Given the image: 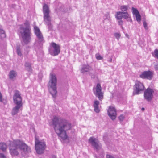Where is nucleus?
I'll return each mask as SVG.
<instances>
[{
  "label": "nucleus",
  "instance_id": "c756f323",
  "mask_svg": "<svg viewBox=\"0 0 158 158\" xmlns=\"http://www.w3.org/2000/svg\"><path fill=\"white\" fill-rule=\"evenodd\" d=\"M143 90V89H135L133 92V95L139 94L140 93V91Z\"/></svg>",
  "mask_w": 158,
  "mask_h": 158
},
{
  "label": "nucleus",
  "instance_id": "a19ab883",
  "mask_svg": "<svg viewBox=\"0 0 158 158\" xmlns=\"http://www.w3.org/2000/svg\"><path fill=\"white\" fill-rule=\"evenodd\" d=\"M125 35L127 37L129 38V35L127 34H126Z\"/></svg>",
  "mask_w": 158,
  "mask_h": 158
},
{
  "label": "nucleus",
  "instance_id": "20e7f679",
  "mask_svg": "<svg viewBox=\"0 0 158 158\" xmlns=\"http://www.w3.org/2000/svg\"><path fill=\"white\" fill-rule=\"evenodd\" d=\"M13 100L16 106L14 107L12 111V115H15L18 112L22 106V98L20 92L18 90H16L13 96Z\"/></svg>",
  "mask_w": 158,
  "mask_h": 158
},
{
  "label": "nucleus",
  "instance_id": "423d86ee",
  "mask_svg": "<svg viewBox=\"0 0 158 158\" xmlns=\"http://www.w3.org/2000/svg\"><path fill=\"white\" fill-rule=\"evenodd\" d=\"M35 148L37 153L39 154L43 153L46 148L45 142L43 141H39L36 137L35 138Z\"/></svg>",
  "mask_w": 158,
  "mask_h": 158
},
{
  "label": "nucleus",
  "instance_id": "37998d69",
  "mask_svg": "<svg viewBox=\"0 0 158 158\" xmlns=\"http://www.w3.org/2000/svg\"><path fill=\"white\" fill-rule=\"evenodd\" d=\"M112 58H110V59L109 60V62H112Z\"/></svg>",
  "mask_w": 158,
  "mask_h": 158
},
{
  "label": "nucleus",
  "instance_id": "5701e85b",
  "mask_svg": "<svg viewBox=\"0 0 158 158\" xmlns=\"http://www.w3.org/2000/svg\"><path fill=\"white\" fill-rule=\"evenodd\" d=\"M24 66L27 68V69L29 72H31L32 69L31 67V64L28 62H26L24 64Z\"/></svg>",
  "mask_w": 158,
  "mask_h": 158
},
{
  "label": "nucleus",
  "instance_id": "c85d7f7f",
  "mask_svg": "<svg viewBox=\"0 0 158 158\" xmlns=\"http://www.w3.org/2000/svg\"><path fill=\"white\" fill-rule=\"evenodd\" d=\"M125 116L123 114L120 115L118 117V119L121 123H122L125 118Z\"/></svg>",
  "mask_w": 158,
  "mask_h": 158
},
{
  "label": "nucleus",
  "instance_id": "4468645a",
  "mask_svg": "<svg viewBox=\"0 0 158 158\" xmlns=\"http://www.w3.org/2000/svg\"><path fill=\"white\" fill-rule=\"evenodd\" d=\"M140 78L142 79H147L151 80L153 77V73L149 70L144 71L139 75Z\"/></svg>",
  "mask_w": 158,
  "mask_h": 158
},
{
  "label": "nucleus",
  "instance_id": "f03ea898",
  "mask_svg": "<svg viewBox=\"0 0 158 158\" xmlns=\"http://www.w3.org/2000/svg\"><path fill=\"white\" fill-rule=\"evenodd\" d=\"M18 149L25 154L31 152L30 147L23 141L19 139L14 140L10 143V152L11 155L17 156L19 154Z\"/></svg>",
  "mask_w": 158,
  "mask_h": 158
},
{
  "label": "nucleus",
  "instance_id": "393cba45",
  "mask_svg": "<svg viewBox=\"0 0 158 158\" xmlns=\"http://www.w3.org/2000/svg\"><path fill=\"white\" fill-rule=\"evenodd\" d=\"M16 52L18 56H22L21 49L20 48V45H17Z\"/></svg>",
  "mask_w": 158,
  "mask_h": 158
},
{
  "label": "nucleus",
  "instance_id": "72a5a7b5",
  "mask_svg": "<svg viewBox=\"0 0 158 158\" xmlns=\"http://www.w3.org/2000/svg\"><path fill=\"white\" fill-rule=\"evenodd\" d=\"M143 25L145 29L147 30L148 29L147 24L145 21H144L143 22Z\"/></svg>",
  "mask_w": 158,
  "mask_h": 158
},
{
  "label": "nucleus",
  "instance_id": "412c9836",
  "mask_svg": "<svg viewBox=\"0 0 158 158\" xmlns=\"http://www.w3.org/2000/svg\"><path fill=\"white\" fill-rule=\"evenodd\" d=\"M0 149L2 151L5 152L7 149L6 144L4 143H0Z\"/></svg>",
  "mask_w": 158,
  "mask_h": 158
},
{
  "label": "nucleus",
  "instance_id": "f3484780",
  "mask_svg": "<svg viewBox=\"0 0 158 158\" xmlns=\"http://www.w3.org/2000/svg\"><path fill=\"white\" fill-rule=\"evenodd\" d=\"M132 12L133 15H135L136 20L138 22H139L141 20V17L137 9L133 7H132Z\"/></svg>",
  "mask_w": 158,
  "mask_h": 158
},
{
  "label": "nucleus",
  "instance_id": "dca6fc26",
  "mask_svg": "<svg viewBox=\"0 0 158 158\" xmlns=\"http://www.w3.org/2000/svg\"><path fill=\"white\" fill-rule=\"evenodd\" d=\"M94 93L96 96L98 97L99 100L102 101L103 98V93L101 89H94Z\"/></svg>",
  "mask_w": 158,
  "mask_h": 158
},
{
  "label": "nucleus",
  "instance_id": "a211bd4d",
  "mask_svg": "<svg viewBox=\"0 0 158 158\" xmlns=\"http://www.w3.org/2000/svg\"><path fill=\"white\" fill-rule=\"evenodd\" d=\"M99 104V102L97 100L94 101L93 104V107L94 111L96 113H99L100 112V110L98 107Z\"/></svg>",
  "mask_w": 158,
  "mask_h": 158
},
{
  "label": "nucleus",
  "instance_id": "cd10ccee",
  "mask_svg": "<svg viewBox=\"0 0 158 158\" xmlns=\"http://www.w3.org/2000/svg\"><path fill=\"white\" fill-rule=\"evenodd\" d=\"M152 55L154 57L158 59V49H156L152 53Z\"/></svg>",
  "mask_w": 158,
  "mask_h": 158
},
{
  "label": "nucleus",
  "instance_id": "58836bf2",
  "mask_svg": "<svg viewBox=\"0 0 158 158\" xmlns=\"http://www.w3.org/2000/svg\"><path fill=\"white\" fill-rule=\"evenodd\" d=\"M106 158H115L113 156L108 154L106 155Z\"/></svg>",
  "mask_w": 158,
  "mask_h": 158
},
{
  "label": "nucleus",
  "instance_id": "c9c22d12",
  "mask_svg": "<svg viewBox=\"0 0 158 158\" xmlns=\"http://www.w3.org/2000/svg\"><path fill=\"white\" fill-rule=\"evenodd\" d=\"M101 85L99 83H98L96 87L94 88H93V89H101Z\"/></svg>",
  "mask_w": 158,
  "mask_h": 158
},
{
  "label": "nucleus",
  "instance_id": "39448f33",
  "mask_svg": "<svg viewBox=\"0 0 158 158\" xmlns=\"http://www.w3.org/2000/svg\"><path fill=\"white\" fill-rule=\"evenodd\" d=\"M44 20L45 24L47 25L49 30H51L52 26L51 24V19L49 15V9L48 5L44 4L43 6Z\"/></svg>",
  "mask_w": 158,
  "mask_h": 158
},
{
  "label": "nucleus",
  "instance_id": "2eb2a0df",
  "mask_svg": "<svg viewBox=\"0 0 158 158\" xmlns=\"http://www.w3.org/2000/svg\"><path fill=\"white\" fill-rule=\"evenodd\" d=\"M93 70V69L91 66L88 64H84L82 65L81 69V72L84 73L86 72H89Z\"/></svg>",
  "mask_w": 158,
  "mask_h": 158
},
{
  "label": "nucleus",
  "instance_id": "bb28decb",
  "mask_svg": "<svg viewBox=\"0 0 158 158\" xmlns=\"http://www.w3.org/2000/svg\"><path fill=\"white\" fill-rule=\"evenodd\" d=\"M34 33L35 35L41 33L39 28L36 26L34 27Z\"/></svg>",
  "mask_w": 158,
  "mask_h": 158
},
{
  "label": "nucleus",
  "instance_id": "a878e982",
  "mask_svg": "<svg viewBox=\"0 0 158 158\" xmlns=\"http://www.w3.org/2000/svg\"><path fill=\"white\" fill-rule=\"evenodd\" d=\"M49 92L53 98L56 96L57 93L56 89H49Z\"/></svg>",
  "mask_w": 158,
  "mask_h": 158
},
{
  "label": "nucleus",
  "instance_id": "473e14b6",
  "mask_svg": "<svg viewBox=\"0 0 158 158\" xmlns=\"http://www.w3.org/2000/svg\"><path fill=\"white\" fill-rule=\"evenodd\" d=\"M95 56L97 60H101L103 59V57L99 54H96Z\"/></svg>",
  "mask_w": 158,
  "mask_h": 158
},
{
  "label": "nucleus",
  "instance_id": "f257e3e1",
  "mask_svg": "<svg viewBox=\"0 0 158 158\" xmlns=\"http://www.w3.org/2000/svg\"><path fill=\"white\" fill-rule=\"evenodd\" d=\"M52 125L59 137L63 140L67 139L66 131L70 130L72 127L69 122L59 116H54L52 119Z\"/></svg>",
  "mask_w": 158,
  "mask_h": 158
},
{
  "label": "nucleus",
  "instance_id": "ea45409f",
  "mask_svg": "<svg viewBox=\"0 0 158 158\" xmlns=\"http://www.w3.org/2000/svg\"><path fill=\"white\" fill-rule=\"evenodd\" d=\"M154 68L156 70H158V64L155 65Z\"/></svg>",
  "mask_w": 158,
  "mask_h": 158
},
{
  "label": "nucleus",
  "instance_id": "4be33fe9",
  "mask_svg": "<svg viewBox=\"0 0 158 158\" xmlns=\"http://www.w3.org/2000/svg\"><path fill=\"white\" fill-rule=\"evenodd\" d=\"M120 10L121 11V12H123L124 13H127L128 15H129V13L127 12L128 10V6L126 5H122L120 6Z\"/></svg>",
  "mask_w": 158,
  "mask_h": 158
},
{
  "label": "nucleus",
  "instance_id": "f8f14e48",
  "mask_svg": "<svg viewBox=\"0 0 158 158\" xmlns=\"http://www.w3.org/2000/svg\"><path fill=\"white\" fill-rule=\"evenodd\" d=\"M108 115L112 120L115 119L116 117V110L115 107L112 106H110L107 110Z\"/></svg>",
  "mask_w": 158,
  "mask_h": 158
},
{
  "label": "nucleus",
  "instance_id": "1a4fd4ad",
  "mask_svg": "<svg viewBox=\"0 0 158 158\" xmlns=\"http://www.w3.org/2000/svg\"><path fill=\"white\" fill-rule=\"evenodd\" d=\"M35 35L36 36L38 39V40L36 41L34 44L35 48L36 51L38 49H40L41 48L42 45V43L44 41V38L41 33L38 34H36Z\"/></svg>",
  "mask_w": 158,
  "mask_h": 158
},
{
  "label": "nucleus",
  "instance_id": "b1692460",
  "mask_svg": "<svg viewBox=\"0 0 158 158\" xmlns=\"http://www.w3.org/2000/svg\"><path fill=\"white\" fill-rule=\"evenodd\" d=\"M0 37L1 39H2L6 37V34L5 31L3 29L2 27L0 26Z\"/></svg>",
  "mask_w": 158,
  "mask_h": 158
},
{
  "label": "nucleus",
  "instance_id": "49530a36",
  "mask_svg": "<svg viewBox=\"0 0 158 158\" xmlns=\"http://www.w3.org/2000/svg\"><path fill=\"white\" fill-rule=\"evenodd\" d=\"M12 6H15V5H12Z\"/></svg>",
  "mask_w": 158,
  "mask_h": 158
},
{
  "label": "nucleus",
  "instance_id": "de8ad7c7",
  "mask_svg": "<svg viewBox=\"0 0 158 158\" xmlns=\"http://www.w3.org/2000/svg\"><path fill=\"white\" fill-rule=\"evenodd\" d=\"M127 21H129V20L128 19L127 20Z\"/></svg>",
  "mask_w": 158,
  "mask_h": 158
},
{
  "label": "nucleus",
  "instance_id": "4c0bfd02",
  "mask_svg": "<svg viewBox=\"0 0 158 158\" xmlns=\"http://www.w3.org/2000/svg\"><path fill=\"white\" fill-rule=\"evenodd\" d=\"M89 75L91 76L92 78H94L95 77V75L94 74H93L91 73H90Z\"/></svg>",
  "mask_w": 158,
  "mask_h": 158
},
{
  "label": "nucleus",
  "instance_id": "ddd939ff",
  "mask_svg": "<svg viewBox=\"0 0 158 158\" xmlns=\"http://www.w3.org/2000/svg\"><path fill=\"white\" fill-rule=\"evenodd\" d=\"M154 92L153 89H146L144 92V98L148 102H150L152 100Z\"/></svg>",
  "mask_w": 158,
  "mask_h": 158
},
{
  "label": "nucleus",
  "instance_id": "7c9ffc66",
  "mask_svg": "<svg viewBox=\"0 0 158 158\" xmlns=\"http://www.w3.org/2000/svg\"><path fill=\"white\" fill-rule=\"evenodd\" d=\"M110 18L109 13V12H107L106 14H105L104 16V18L105 19H109Z\"/></svg>",
  "mask_w": 158,
  "mask_h": 158
},
{
  "label": "nucleus",
  "instance_id": "9d476101",
  "mask_svg": "<svg viewBox=\"0 0 158 158\" xmlns=\"http://www.w3.org/2000/svg\"><path fill=\"white\" fill-rule=\"evenodd\" d=\"M89 142L93 146L94 148L98 151L101 148L102 146L98 139L94 137H90L89 140Z\"/></svg>",
  "mask_w": 158,
  "mask_h": 158
},
{
  "label": "nucleus",
  "instance_id": "6ab92c4d",
  "mask_svg": "<svg viewBox=\"0 0 158 158\" xmlns=\"http://www.w3.org/2000/svg\"><path fill=\"white\" fill-rule=\"evenodd\" d=\"M134 88L135 89H144L143 84L140 82H136L134 85Z\"/></svg>",
  "mask_w": 158,
  "mask_h": 158
},
{
  "label": "nucleus",
  "instance_id": "2f4dec72",
  "mask_svg": "<svg viewBox=\"0 0 158 158\" xmlns=\"http://www.w3.org/2000/svg\"><path fill=\"white\" fill-rule=\"evenodd\" d=\"M114 35L116 38L118 40L121 36L120 34L118 33H115L114 34Z\"/></svg>",
  "mask_w": 158,
  "mask_h": 158
},
{
  "label": "nucleus",
  "instance_id": "7ed1b4c3",
  "mask_svg": "<svg viewBox=\"0 0 158 158\" xmlns=\"http://www.w3.org/2000/svg\"><path fill=\"white\" fill-rule=\"evenodd\" d=\"M19 31L24 43L27 44L30 43L31 41L32 34L30 22L26 20L24 23L20 25Z\"/></svg>",
  "mask_w": 158,
  "mask_h": 158
},
{
  "label": "nucleus",
  "instance_id": "f704fd0d",
  "mask_svg": "<svg viewBox=\"0 0 158 158\" xmlns=\"http://www.w3.org/2000/svg\"><path fill=\"white\" fill-rule=\"evenodd\" d=\"M123 21L122 19L119 20L118 22V25L120 26H122L123 24Z\"/></svg>",
  "mask_w": 158,
  "mask_h": 158
},
{
  "label": "nucleus",
  "instance_id": "c03bdc74",
  "mask_svg": "<svg viewBox=\"0 0 158 158\" xmlns=\"http://www.w3.org/2000/svg\"><path fill=\"white\" fill-rule=\"evenodd\" d=\"M141 110L143 111H144V108H142Z\"/></svg>",
  "mask_w": 158,
  "mask_h": 158
},
{
  "label": "nucleus",
  "instance_id": "aec40b11",
  "mask_svg": "<svg viewBox=\"0 0 158 158\" xmlns=\"http://www.w3.org/2000/svg\"><path fill=\"white\" fill-rule=\"evenodd\" d=\"M17 73L14 70L11 71L9 73V77L10 79H13L16 77Z\"/></svg>",
  "mask_w": 158,
  "mask_h": 158
},
{
  "label": "nucleus",
  "instance_id": "a18cd8bd",
  "mask_svg": "<svg viewBox=\"0 0 158 158\" xmlns=\"http://www.w3.org/2000/svg\"><path fill=\"white\" fill-rule=\"evenodd\" d=\"M147 89H151V88H150L149 87H148Z\"/></svg>",
  "mask_w": 158,
  "mask_h": 158
},
{
  "label": "nucleus",
  "instance_id": "6e6552de",
  "mask_svg": "<svg viewBox=\"0 0 158 158\" xmlns=\"http://www.w3.org/2000/svg\"><path fill=\"white\" fill-rule=\"evenodd\" d=\"M57 78L54 74H50L48 87L51 89H56Z\"/></svg>",
  "mask_w": 158,
  "mask_h": 158
},
{
  "label": "nucleus",
  "instance_id": "79ce46f5",
  "mask_svg": "<svg viewBox=\"0 0 158 158\" xmlns=\"http://www.w3.org/2000/svg\"><path fill=\"white\" fill-rule=\"evenodd\" d=\"M52 158H56V156L55 155H53L52 156Z\"/></svg>",
  "mask_w": 158,
  "mask_h": 158
},
{
  "label": "nucleus",
  "instance_id": "0eeeda50",
  "mask_svg": "<svg viewBox=\"0 0 158 158\" xmlns=\"http://www.w3.org/2000/svg\"><path fill=\"white\" fill-rule=\"evenodd\" d=\"M52 46L53 49H49V52L52 56H55L58 55L60 52V46L55 43L52 42Z\"/></svg>",
  "mask_w": 158,
  "mask_h": 158
},
{
  "label": "nucleus",
  "instance_id": "e433bc0d",
  "mask_svg": "<svg viewBox=\"0 0 158 158\" xmlns=\"http://www.w3.org/2000/svg\"><path fill=\"white\" fill-rule=\"evenodd\" d=\"M0 158H7L4 154L2 153H0Z\"/></svg>",
  "mask_w": 158,
  "mask_h": 158
},
{
  "label": "nucleus",
  "instance_id": "9b49d317",
  "mask_svg": "<svg viewBox=\"0 0 158 158\" xmlns=\"http://www.w3.org/2000/svg\"><path fill=\"white\" fill-rule=\"evenodd\" d=\"M115 17L117 20H121L123 18L125 19H129L130 21H132L130 15H128L127 13L121 12V11L117 12H116Z\"/></svg>",
  "mask_w": 158,
  "mask_h": 158
}]
</instances>
